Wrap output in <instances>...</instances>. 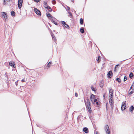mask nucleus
I'll return each instance as SVG.
<instances>
[{
  "instance_id": "obj_1",
  "label": "nucleus",
  "mask_w": 134,
  "mask_h": 134,
  "mask_svg": "<svg viewBox=\"0 0 134 134\" xmlns=\"http://www.w3.org/2000/svg\"><path fill=\"white\" fill-rule=\"evenodd\" d=\"M84 101L85 104L86 108L88 110V112L91 113L92 111L91 110V103L89 99H87V102H86V100L85 98V97L84 96Z\"/></svg>"
},
{
  "instance_id": "obj_2",
  "label": "nucleus",
  "mask_w": 134,
  "mask_h": 134,
  "mask_svg": "<svg viewBox=\"0 0 134 134\" xmlns=\"http://www.w3.org/2000/svg\"><path fill=\"white\" fill-rule=\"evenodd\" d=\"M104 129L107 134H110L109 127L108 125H106L105 126Z\"/></svg>"
},
{
  "instance_id": "obj_3",
  "label": "nucleus",
  "mask_w": 134,
  "mask_h": 134,
  "mask_svg": "<svg viewBox=\"0 0 134 134\" xmlns=\"http://www.w3.org/2000/svg\"><path fill=\"white\" fill-rule=\"evenodd\" d=\"M34 11L36 14L38 16H41V13L40 11L36 8H35L34 9Z\"/></svg>"
},
{
  "instance_id": "obj_4",
  "label": "nucleus",
  "mask_w": 134,
  "mask_h": 134,
  "mask_svg": "<svg viewBox=\"0 0 134 134\" xmlns=\"http://www.w3.org/2000/svg\"><path fill=\"white\" fill-rule=\"evenodd\" d=\"M23 0H18V7L19 9H20L22 6Z\"/></svg>"
},
{
  "instance_id": "obj_5",
  "label": "nucleus",
  "mask_w": 134,
  "mask_h": 134,
  "mask_svg": "<svg viewBox=\"0 0 134 134\" xmlns=\"http://www.w3.org/2000/svg\"><path fill=\"white\" fill-rule=\"evenodd\" d=\"M113 76V72L111 70L108 72L107 74V77L109 79L111 78Z\"/></svg>"
},
{
  "instance_id": "obj_6",
  "label": "nucleus",
  "mask_w": 134,
  "mask_h": 134,
  "mask_svg": "<svg viewBox=\"0 0 134 134\" xmlns=\"http://www.w3.org/2000/svg\"><path fill=\"white\" fill-rule=\"evenodd\" d=\"M60 22L63 25V26L65 27L66 28L69 29L70 28L68 24H66L65 21H61Z\"/></svg>"
},
{
  "instance_id": "obj_7",
  "label": "nucleus",
  "mask_w": 134,
  "mask_h": 134,
  "mask_svg": "<svg viewBox=\"0 0 134 134\" xmlns=\"http://www.w3.org/2000/svg\"><path fill=\"white\" fill-rule=\"evenodd\" d=\"M9 65L13 67V68H15L16 67L15 64V62L13 61H10L9 63Z\"/></svg>"
},
{
  "instance_id": "obj_8",
  "label": "nucleus",
  "mask_w": 134,
  "mask_h": 134,
  "mask_svg": "<svg viewBox=\"0 0 134 134\" xmlns=\"http://www.w3.org/2000/svg\"><path fill=\"white\" fill-rule=\"evenodd\" d=\"M109 100L110 105H112L113 104L114 102L113 98L110 97V98H109Z\"/></svg>"
},
{
  "instance_id": "obj_9",
  "label": "nucleus",
  "mask_w": 134,
  "mask_h": 134,
  "mask_svg": "<svg viewBox=\"0 0 134 134\" xmlns=\"http://www.w3.org/2000/svg\"><path fill=\"white\" fill-rule=\"evenodd\" d=\"M46 15L47 17L49 19H50L51 20L53 17L54 19H55L54 17H53L50 13H48V12H47L46 13Z\"/></svg>"
},
{
  "instance_id": "obj_10",
  "label": "nucleus",
  "mask_w": 134,
  "mask_h": 134,
  "mask_svg": "<svg viewBox=\"0 0 134 134\" xmlns=\"http://www.w3.org/2000/svg\"><path fill=\"white\" fill-rule=\"evenodd\" d=\"M126 105L125 103L122 104L121 107V110L122 111H124L126 109Z\"/></svg>"
},
{
  "instance_id": "obj_11",
  "label": "nucleus",
  "mask_w": 134,
  "mask_h": 134,
  "mask_svg": "<svg viewBox=\"0 0 134 134\" xmlns=\"http://www.w3.org/2000/svg\"><path fill=\"white\" fill-rule=\"evenodd\" d=\"M96 98L95 96L93 94H92L90 97V99L91 101L92 102L94 99Z\"/></svg>"
},
{
  "instance_id": "obj_12",
  "label": "nucleus",
  "mask_w": 134,
  "mask_h": 134,
  "mask_svg": "<svg viewBox=\"0 0 134 134\" xmlns=\"http://www.w3.org/2000/svg\"><path fill=\"white\" fill-rule=\"evenodd\" d=\"M83 131L86 133H87L88 132V130L87 127H84L83 128Z\"/></svg>"
},
{
  "instance_id": "obj_13",
  "label": "nucleus",
  "mask_w": 134,
  "mask_h": 134,
  "mask_svg": "<svg viewBox=\"0 0 134 134\" xmlns=\"http://www.w3.org/2000/svg\"><path fill=\"white\" fill-rule=\"evenodd\" d=\"M3 14L2 15L3 16V17L4 19H5V20L7 18V14L6 13L3 12H2Z\"/></svg>"
},
{
  "instance_id": "obj_14",
  "label": "nucleus",
  "mask_w": 134,
  "mask_h": 134,
  "mask_svg": "<svg viewBox=\"0 0 134 134\" xmlns=\"http://www.w3.org/2000/svg\"><path fill=\"white\" fill-rule=\"evenodd\" d=\"M104 81L103 80H102L99 83L100 87L101 88H102L103 87L104 85Z\"/></svg>"
},
{
  "instance_id": "obj_15",
  "label": "nucleus",
  "mask_w": 134,
  "mask_h": 134,
  "mask_svg": "<svg viewBox=\"0 0 134 134\" xmlns=\"http://www.w3.org/2000/svg\"><path fill=\"white\" fill-rule=\"evenodd\" d=\"M129 111L130 112H132L134 110V107L133 105H131L129 108Z\"/></svg>"
},
{
  "instance_id": "obj_16",
  "label": "nucleus",
  "mask_w": 134,
  "mask_h": 134,
  "mask_svg": "<svg viewBox=\"0 0 134 134\" xmlns=\"http://www.w3.org/2000/svg\"><path fill=\"white\" fill-rule=\"evenodd\" d=\"M84 23V20L82 18H80V23L81 25H82Z\"/></svg>"
},
{
  "instance_id": "obj_17",
  "label": "nucleus",
  "mask_w": 134,
  "mask_h": 134,
  "mask_svg": "<svg viewBox=\"0 0 134 134\" xmlns=\"http://www.w3.org/2000/svg\"><path fill=\"white\" fill-rule=\"evenodd\" d=\"M80 31L82 34H83L85 32L84 29L83 27H81L80 29Z\"/></svg>"
},
{
  "instance_id": "obj_18",
  "label": "nucleus",
  "mask_w": 134,
  "mask_h": 134,
  "mask_svg": "<svg viewBox=\"0 0 134 134\" xmlns=\"http://www.w3.org/2000/svg\"><path fill=\"white\" fill-rule=\"evenodd\" d=\"M133 74L132 72H130L129 75V77L130 79L132 78L133 77Z\"/></svg>"
},
{
  "instance_id": "obj_19",
  "label": "nucleus",
  "mask_w": 134,
  "mask_h": 134,
  "mask_svg": "<svg viewBox=\"0 0 134 134\" xmlns=\"http://www.w3.org/2000/svg\"><path fill=\"white\" fill-rule=\"evenodd\" d=\"M15 12L13 11L11 12V15L13 17L15 16Z\"/></svg>"
},
{
  "instance_id": "obj_20",
  "label": "nucleus",
  "mask_w": 134,
  "mask_h": 134,
  "mask_svg": "<svg viewBox=\"0 0 134 134\" xmlns=\"http://www.w3.org/2000/svg\"><path fill=\"white\" fill-rule=\"evenodd\" d=\"M116 81H118L119 83H121V80L120 78L118 77L115 80Z\"/></svg>"
},
{
  "instance_id": "obj_21",
  "label": "nucleus",
  "mask_w": 134,
  "mask_h": 134,
  "mask_svg": "<svg viewBox=\"0 0 134 134\" xmlns=\"http://www.w3.org/2000/svg\"><path fill=\"white\" fill-rule=\"evenodd\" d=\"M68 16L70 18H72V17L73 16L71 13L70 12H68Z\"/></svg>"
},
{
  "instance_id": "obj_22",
  "label": "nucleus",
  "mask_w": 134,
  "mask_h": 134,
  "mask_svg": "<svg viewBox=\"0 0 134 134\" xmlns=\"http://www.w3.org/2000/svg\"><path fill=\"white\" fill-rule=\"evenodd\" d=\"M113 90L111 89H109V94H113Z\"/></svg>"
},
{
  "instance_id": "obj_23",
  "label": "nucleus",
  "mask_w": 134,
  "mask_h": 134,
  "mask_svg": "<svg viewBox=\"0 0 134 134\" xmlns=\"http://www.w3.org/2000/svg\"><path fill=\"white\" fill-rule=\"evenodd\" d=\"M51 22L56 25H58V23L57 22H55V21L53 19H51Z\"/></svg>"
},
{
  "instance_id": "obj_24",
  "label": "nucleus",
  "mask_w": 134,
  "mask_h": 134,
  "mask_svg": "<svg viewBox=\"0 0 134 134\" xmlns=\"http://www.w3.org/2000/svg\"><path fill=\"white\" fill-rule=\"evenodd\" d=\"M8 1L10 2V0H4L3 1V4L5 5L7 3V2Z\"/></svg>"
},
{
  "instance_id": "obj_25",
  "label": "nucleus",
  "mask_w": 134,
  "mask_h": 134,
  "mask_svg": "<svg viewBox=\"0 0 134 134\" xmlns=\"http://www.w3.org/2000/svg\"><path fill=\"white\" fill-rule=\"evenodd\" d=\"M97 99H96V98L94 99L93 100V101L92 102V104H95V102H97Z\"/></svg>"
},
{
  "instance_id": "obj_26",
  "label": "nucleus",
  "mask_w": 134,
  "mask_h": 134,
  "mask_svg": "<svg viewBox=\"0 0 134 134\" xmlns=\"http://www.w3.org/2000/svg\"><path fill=\"white\" fill-rule=\"evenodd\" d=\"M101 57L100 56H98V59L97 61L98 63H99Z\"/></svg>"
},
{
  "instance_id": "obj_27",
  "label": "nucleus",
  "mask_w": 134,
  "mask_h": 134,
  "mask_svg": "<svg viewBox=\"0 0 134 134\" xmlns=\"http://www.w3.org/2000/svg\"><path fill=\"white\" fill-rule=\"evenodd\" d=\"M48 12H50L52 11V8L50 7H49L47 9Z\"/></svg>"
},
{
  "instance_id": "obj_28",
  "label": "nucleus",
  "mask_w": 134,
  "mask_h": 134,
  "mask_svg": "<svg viewBox=\"0 0 134 134\" xmlns=\"http://www.w3.org/2000/svg\"><path fill=\"white\" fill-rule=\"evenodd\" d=\"M52 64V62H49L47 65V66L48 68H49L50 66V65Z\"/></svg>"
},
{
  "instance_id": "obj_29",
  "label": "nucleus",
  "mask_w": 134,
  "mask_h": 134,
  "mask_svg": "<svg viewBox=\"0 0 134 134\" xmlns=\"http://www.w3.org/2000/svg\"><path fill=\"white\" fill-rule=\"evenodd\" d=\"M52 38L53 40L56 43H57L56 42L57 41V40L55 36L53 38Z\"/></svg>"
},
{
  "instance_id": "obj_30",
  "label": "nucleus",
  "mask_w": 134,
  "mask_h": 134,
  "mask_svg": "<svg viewBox=\"0 0 134 134\" xmlns=\"http://www.w3.org/2000/svg\"><path fill=\"white\" fill-rule=\"evenodd\" d=\"M100 102H96V104L97 105V107H99L100 106Z\"/></svg>"
},
{
  "instance_id": "obj_31",
  "label": "nucleus",
  "mask_w": 134,
  "mask_h": 134,
  "mask_svg": "<svg viewBox=\"0 0 134 134\" xmlns=\"http://www.w3.org/2000/svg\"><path fill=\"white\" fill-rule=\"evenodd\" d=\"M130 91V89L129 90V95H130V94H133V92H134V91Z\"/></svg>"
},
{
  "instance_id": "obj_32",
  "label": "nucleus",
  "mask_w": 134,
  "mask_h": 134,
  "mask_svg": "<svg viewBox=\"0 0 134 134\" xmlns=\"http://www.w3.org/2000/svg\"><path fill=\"white\" fill-rule=\"evenodd\" d=\"M7 74V72H6L5 73V77L7 78L6 79H7V81H8V75Z\"/></svg>"
},
{
  "instance_id": "obj_33",
  "label": "nucleus",
  "mask_w": 134,
  "mask_h": 134,
  "mask_svg": "<svg viewBox=\"0 0 134 134\" xmlns=\"http://www.w3.org/2000/svg\"><path fill=\"white\" fill-rule=\"evenodd\" d=\"M91 89L93 91L95 92L96 91V90L92 86L91 87Z\"/></svg>"
},
{
  "instance_id": "obj_34",
  "label": "nucleus",
  "mask_w": 134,
  "mask_h": 134,
  "mask_svg": "<svg viewBox=\"0 0 134 134\" xmlns=\"http://www.w3.org/2000/svg\"><path fill=\"white\" fill-rule=\"evenodd\" d=\"M52 3L54 4V5L56 4V1L55 0H53L52 1Z\"/></svg>"
},
{
  "instance_id": "obj_35",
  "label": "nucleus",
  "mask_w": 134,
  "mask_h": 134,
  "mask_svg": "<svg viewBox=\"0 0 134 134\" xmlns=\"http://www.w3.org/2000/svg\"><path fill=\"white\" fill-rule=\"evenodd\" d=\"M130 89H132V90H134V85H132L130 87Z\"/></svg>"
},
{
  "instance_id": "obj_36",
  "label": "nucleus",
  "mask_w": 134,
  "mask_h": 134,
  "mask_svg": "<svg viewBox=\"0 0 134 134\" xmlns=\"http://www.w3.org/2000/svg\"><path fill=\"white\" fill-rule=\"evenodd\" d=\"M44 7L45 8L47 9L48 8H49L50 7L48 5H46L44 6Z\"/></svg>"
},
{
  "instance_id": "obj_37",
  "label": "nucleus",
  "mask_w": 134,
  "mask_h": 134,
  "mask_svg": "<svg viewBox=\"0 0 134 134\" xmlns=\"http://www.w3.org/2000/svg\"><path fill=\"white\" fill-rule=\"evenodd\" d=\"M110 97L113 98V94H109V98H110Z\"/></svg>"
},
{
  "instance_id": "obj_38",
  "label": "nucleus",
  "mask_w": 134,
  "mask_h": 134,
  "mask_svg": "<svg viewBox=\"0 0 134 134\" xmlns=\"http://www.w3.org/2000/svg\"><path fill=\"white\" fill-rule=\"evenodd\" d=\"M50 33H51V35L52 38H53L55 36L54 35V34L53 33L51 32Z\"/></svg>"
},
{
  "instance_id": "obj_39",
  "label": "nucleus",
  "mask_w": 134,
  "mask_h": 134,
  "mask_svg": "<svg viewBox=\"0 0 134 134\" xmlns=\"http://www.w3.org/2000/svg\"><path fill=\"white\" fill-rule=\"evenodd\" d=\"M127 77L126 76H125L124 79V82L126 80H127Z\"/></svg>"
},
{
  "instance_id": "obj_40",
  "label": "nucleus",
  "mask_w": 134,
  "mask_h": 134,
  "mask_svg": "<svg viewBox=\"0 0 134 134\" xmlns=\"http://www.w3.org/2000/svg\"><path fill=\"white\" fill-rule=\"evenodd\" d=\"M43 4L45 5L47 4V3L46 1H43Z\"/></svg>"
},
{
  "instance_id": "obj_41",
  "label": "nucleus",
  "mask_w": 134,
  "mask_h": 134,
  "mask_svg": "<svg viewBox=\"0 0 134 134\" xmlns=\"http://www.w3.org/2000/svg\"><path fill=\"white\" fill-rule=\"evenodd\" d=\"M107 103H106V108L107 110H108V105H107Z\"/></svg>"
},
{
  "instance_id": "obj_42",
  "label": "nucleus",
  "mask_w": 134,
  "mask_h": 134,
  "mask_svg": "<svg viewBox=\"0 0 134 134\" xmlns=\"http://www.w3.org/2000/svg\"><path fill=\"white\" fill-rule=\"evenodd\" d=\"M66 7H67V9H66V10L67 11L68 10H70V8L69 7V6H66Z\"/></svg>"
},
{
  "instance_id": "obj_43",
  "label": "nucleus",
  "mask_w": 134,
  "mask_h": 134,
  "mask_svg": "<svg viewBox=\"0 0 134 134\" xmlns=\"http://www.w3.org/2000/svg\"><path fill=\"white\" fill-rule=\"evenodd\" d=\"M40 0H34V1L35 2L38 3L40 1Z\"/></svg>"
},
{
  "instance_id": "obj_44",
  "label": "nucleus",
  "mask_w": 134,
  "mask_h": 134,
  "mask_svg": "<svg viewBox=\"0 0 134 134\" xmlns=\"http://www.w3.org/2000/svg\"><path fill=\"white\" fill-rule=\"evenodd\" d=\"M21 81L22 82H25V79L24 78L23 79L21 80Z\"/></svg>"
},
{
  "instance_id": "obj_45",
  "label": "nucleus",
  "mask_w": 134,
  "mask_h": 134,
  "mask_svg": "<svg viewBox=\"0 0 134 134\" xmlns=\"http://www.w3.org/2000/svg\"><path fill=\"white\" fill-rule=\"evenodd\" d=\"M19 81L18 80L17 81L15 82V85L16 86H17L18 85V81Z\"/></svg>"
},
{
  "instance_id": "obj_46",
  "label": "nucleus",
  "mask_w": 134,
  "mask_h": 134,
  "mask_svg": "<svg viewBox=\"0 0 134 134\" xmlns=\"http://www.w3.org/2000/svg\"><path fill=\"white\" fill-rule=\"evenodd\" d=\"M119 65H119V64H117V65H116L115 66V68H117L118 67V66H119Z\"/></svg>"
},
{
  "instance_id": "obj_47",
  "label": "nucleus",
  "mask_w": 134,
  "mask_h": 134,
  "mask_svg": "<svg viewBox=\"0 0 134 134\" xmlns=\"http://www.w3.org/2000/svg\"><path fill=\"white\" fill-rule=\"evenodd\" d=\"M111 109L112 110H113V107H114L113 104L112 105H111Z\"/></svg>"
},
{
  "instance_id": "obj_48",
  "label": "nucleus",
  "mask_w": 134,
  "mask_h": 134,
  "mask_svg": "<svg viewBox=\"0 0 134 134\" xmlns=\"http://www.w3.org/2000/svg\"><path fill=\"white\" fill-rule=\"evenodd\" d=\"M114 71L115 72H117V70H116V68H115V67H114Z\"/></svg>"
},
{
  "instance_id": "obj_49",
  "label": "nucleus",
  "mask_w": 134,
  "mask_h": 134,
  "mask_svg": "<svg viewBox=\"0 0 134 134\" xmlns=\"http://www.w3.org/2000/svg\"><path fill=\"white\" fill-rule=\"evenodd\" d=\"M75 96L76 97H77L78 96V93H75Z\"/></svg>"
},
{
  "instance_id": "obj_50",
  "label": "nucleus",
  "mask_w": 134,
  "mask_h": 134,
  "mask_svg": "<svg viewBox=\"0 0 134 134\" xmlns=\"http://www.w3.org/2000/svg\"><path fill=\"white\" fill-rule=\"evenodd\" d=\"M81 117H83V116L82 115H80L79 116H78V118H81Z\"/></svg>"
},
{
  "instance_id": "obj_51",
  "label": "nucleus",
  "mask_w": 134,
  "mask_h": 134,
  "mask_svg": "<svg viewBox=\"0 0 134 134\" xmlns=\"http://www.w3.org/2000/svg\"><path fill=\"white\" fill-rule=\"evenodd\" d=\"M105 93L103 95V97L104 99L105 98Z\"/></svg>"
},
{
  "instance_id": "obj_52",
  "label": "nucleus",
  "mask_w": 134,
  "mask_h": 134,
  "mask_svg": "<svg viewBox=\"0 0 134 134\" xmlns=\"http://www.w3.org/2000/svg\"><path fill=\"white\" fill-rule=\"evenodd\" d=\"M73 11H74V13H76V11H75L74 9H73L72 10V12H73Z\"/></svg>"
},
{
  "instance_id": "obj_53",
  "label": "nucleus",
  "mask_w": 134,
  "mask_h": 134,
  "mask_svg": "<svg viewBox=\"0 0 134 134\" xmlns=\"http://www.w3.org/2000/svg\"><path fill=\"white\" fill-rule=\"evenodd\" d=\"M48 24H49V26H50V27H51V26H51V24H50V23H48Z\"/></svg>"
},
{
  "instance_id": "obj_54",
  "label": "nucleus",
  "mask_w": 134,
  "mask_h": 134,
  "mask_svg": "<svg viewBox=\"0 0 134 134\" xmlns=\"http://www.w3.org/2000/svg\"><path fill=\"white\" fill-rule=\"evenodd\" d=\"M71 1L72 2L74 3V0H71Z\"/></svg>"
},
{
  "instance_id": "obj_55",
  "label": "nucleus",
  "mask_w": 134,
  "mask_h": 134,
  "mask_svg": "<svg viewBox=\"0 0 134 134\" xmlns=\"http://www.w3.org/2000/svg\"><path fill=\"white\" fill-rule=\"evenodd\" d=\"M49 31H50V32H52V30H51V29H49Z\"/></svg>"
},
{
  "instance_id": "obj_56",
  "label": "nucleus",
  "mask_w": 134,
  "mask_h": 134,
  "mask_svg": "<svg viewBox=\"0 0 134 134\" xmlns=\"http://www.w3.org/2000/svg\"><path fill=\"white\" fill-rule=\"evenodd\" d=\"M36 125L38 127H40V126L39 125H37L36 124Z\"/></svg>"
},
{
  "instance_id": "obj_57",
  "label": "nucleus",
  "mask_w": 134,
  "mask_h": 134,
  "mask_svg": "<svg viewBox=\"0 0 134 134\" xmlns=\"http://www.w3.org/2000/svg\"><path fill=\"white\" fill-rule=\"evenodd\" d=\"M55 30H53V31L54 32H55Z\"/></svg>"
},
{
  "instance_id": "obj_58",
  "label": "nucleus",
  "mask_w": 134,
  "mask_h": 134,
  "mask_svg": "<svg viewBox=\"0 0 134 134\" xmlns=\"http://www.w3.org/2000/svg\"><path fill=\"white\" fill-rule=\"evenodd\" d=\"M132 85H134V81L133 82V83Z\"/></svg>"
},
{
  "instance_id": "obj_59",
  "label": "nucleus",
  "mask_w": 134,
  "mask_h": 134,
  "mask_svg": "<svg viewBox=\"0 0 134 134\" xmlns=\"http://www.w3.org/2000/svg\"><path fill=\"white\" fill-rule=\"evenodd\" d=\"M104 63H103V64H102V65H104Z\"/></svg>"
},
{
  "instance_id": "obj_60",
  "label": "nucleus",
  "mask_w": 134,
  "mask_h": 134,
  "mask_svg": "<svg viewBox=\"0 0 134 134\" xmlns=\"http://www.w3.org/2000/svg\"><path fill=\"white\" fill-rule=\"evenodd\" d=\"M123 68V67H122L121 68V69H122V68Z\"/></svg>"
},
{
  "instance_id": "obj_61",
  "label": "nucleus",
  "mask_w": 134,
  "mask_h": 134,
  "mask_svg": "<svg viewBox=\"0 0 134 134\" xmlns=\"http://www.w3.org/2000/svg\"><path fill=\"white\" fill-rule=\"evenodd\" d=\"M85 119H86V117H85Z\"/></svg>"
},
{
  "instance_id": "obj_62",
  "label": "nucleus",
  "mask_w": 134,
  "mask_h": 134,
  "mask_svg": "<svg viewBox=\"0 0 134 134\" xmlns=\"http://www.w3.org/2000/svg\"><path fill=\"white\" fill-rule=\"evenodd\" d=\"M97 132L96 134H97Z\"/></svg>"
}]
</instances>
